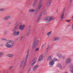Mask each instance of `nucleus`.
<instances>
[{"label": "nucleus", "instance_id": "1", "mask_svg": "<svg viewBox=\"0 0 73 73\" xmlns=\"http://www.w3.org/2000/svg\"><path fill=\"white\" fill-rule=\"evenodd\" d=\"M29 50L28 49L27 52V55L26 57L25 60V62H24V60H22L21 62V64H20V68L22 67L23 66V68L24 69L25 66H26V63L27 61V60H28V56H29Z\"/></svg>", "mask_w": 73, "mask_h": 73}, {"label": "nucleus", "instance_id": "2", "mask_svg": "<svg viewBox=\"0 0 73 73\" xmlns=\"http://www.w3.org/2000/svg\"><path fill=\"white\" fill-rule=\"evenodd\" d=\"M9 42H8L6 43V44L5 45V46L7 48H12L13 46H14L16 44V43L13 41H12L11 40H9Z\"/></svg>", "mask_w": 73, "mask_h": 73}, {"label": "nucleus", "instance_id": "3", "mask_svg": "<svg viewBox=\"0 0 73 73\" xmlns=\"http://www.w3.org/2000/svg\"><path fill=\"white\" fill-rule=\"evenodd\" d=\"M40 42V41L38 40H37V38L35 37L34 38V40L33 44V46L32 47V48L33 49H36V48L37 47V45L38 44H39V42Z\"/></svg>", "mask_w": 73, "mask_h": 73}, {"label": "nucleus", "instance_id": "4", "mask_svg": "<svg viewBox=\"0 0 73 73\" xmlns=\"http://www.w3.org/2000/svg\"><path fill=\"white\" fill-rule=\"evenodd\" d=\"M42 0H40L38 3V5L36 9V11L39 12V11H40L41 8L42 7Z\"/></svg>", "mask_w": 73, "mask_h": 73}, {"label": "nucleus", "instance_id": "5", "mask_svg": "<svg viewBox=\"0 0 73 73\" xmlns=\"http://www.w3.org/2000/svg\"><path fill=\"white\" fill-rule=\"evenodd\" d=\"M18 29V28L17 27V26H15V27L13 29L12 31L13 32H14V33H13V36H19V33H20V32L18 31V32H16V30L17 29Z\"/></svg>", "mask_w": 73, "mask_h": 73}, {"label": "nucleus", "instance_id": "6", "mask_svg": "<svg viewBox=\"0 0 73 73\" xmlns=\"http://www.w3.org/2000/svg\"><path fill=\"white\" fill-rule=\"evenodd\" d=\"M55 19V17H48L45 18V20L47 21L50 22L51 20H53Z\"/></svg>", "mask_w": 73, "mask_h": 73}, {"label": "nucleus", "instance_id": "7", "mask_svg": "<svg viewBox=\"0 0 73 73\" xmlns=\"http://www.w3.org/2000/svg\"><path fill=\"white\" fill-rule=\"evenodd\" d=\"M65 8H64V9H63V11L62 13V15L61 16L60 20L62 21V19H63L64 18V13H65Z\"/></svg>", "mask_w": 73, "mask_h": 73}, {"label": "nucleus", "instance_id": "8", "mask_svg": "<svg viewBox=\"0 0 73 73\" xmlns=\"http://www.w3.org/2000/svg\"><path fill=\"white\" fill-rule=\"evenodd\" d=\"M25 27V25H21L20 27H19V29L21 31H23L24 29V28Z\"/></svg>", "mask_w": 73, "mask_h": 73}, {"label": "nucleus", "instance_id": "9", "mask_svg": "<svg viewBox=\"0 0 73 73\" xmlns=\"http://www.w3.org/2000/svg\"><path fill=\"white\" fill-rule=\"evenodd\" d=\"M38 0H34V1L32 5L33 7H35V6H36V4H37V3Z\"/></svg>", "mask_w": 73, "mask_h": 73}, {"label": "nucleus", "instance_id": "10", "mask_svg": "<svg viewBox=\"0 0 73 73\" xmlns=\"http://www.w3.org/2000/svg\"><path fill=\"white\" fill-rule=\"evenodd\" d=\"M71 61L70 58H68L66 60V64H69L71 62Z\"/></svg>", "mask_w": 73, "mask_h": 73}, {"label": "nucleus", "instance_id": "11", "mask_svg": "<svg viewBox=\"0 0 73 73\" xmlns=\"http://www.w3.org/2000/svg\"><path fill=\"white\" fill-rule=\"evenodd\" d=\"M52 3V1L50 0L48 1L46 3V6L47 7H49L50 5V4Z\"/></svg>", "mask_w": 73, "mask_h": 73}, {"label": "nucleus", "instance_id": "12", "mask_svg": "<svg viewBox=\"0 0 73 73\" xmlns=\"http://www.w3.org/2000/svg\"><path fill=\"white\" fill-rule=\"evenodd\" d=\"M43 58H44V56L41 55L40 56L38 59V61H42V60H43Z\"/></svg>", "mask_w": 73, "mask_h": 73}, {"label": "nucleus", "instance_id": "13", "mask_svg": "<svg viewBox=\"0 0 73 73\" xmlns=\"http://www.w3.org/2000/svg\"><path fill=\"white\" fill-rule=\"evenodd\" d=\"M38 65H36L34 66L33 68V71H35L36 70H37V69L38 68Z\"/></svg>", "mask_w": 73, "mask_h": 73}, {"label": "nucleus", "instance_id": "14", "mask_svg": "<svg viewBox=\"0 0 73 73\" xmlns=\"http://www.w3.org/2000/svg\"><path fill=\"white\" fill-rule=\"evenodd\" d=\"M42 12H41L40 14L39 15V16L38 17L37 19V23H38V21H40V20L41 18V16H42Z\"/></svg>", "mask_w": 73, "mask_h": 73}, {"label": "nucleus", "instance_id": "15", "mask_svg": "<svg viewBox=\"0 0 73 73\" xmlns=\"http://www.w3.org/2000/svg\"><path fill=\"white\" fill-rule=\"evenodd\" d=\"M49 48H50V46H48L46 50V52L45 53V55H46V54H47V53L48 52V50H49Z\"/></svg>", "mask_w": 73, "mask_h": 73}, {"label": "nucleus", "instance_id": "16", "mask_svg": "<svg viewBox=\"0 0 73 73\" xmlns=\"http://www.w3.org/2000/svg\"><path fill=\"white\" fill-rule=\"evenodd\" d=\"M10 18H11V16H6L4 18V20H7L9 19Z\"/></svg>", "mask_w": 73, "mask_h": 73}, {"label": "nucleus", "instance_id": "17", "mask_svg": "<svg viewBox=\"0 0 73 73\" xmlns=\"http://www.w3.org/2000/svg\"><path fill=\"white\" fill-rule=\"evenodd\" d=\"M31 31V26H29L27 31V33H30Z\"/></svg>", "mask_w": 73, "mask_h": 73}, {"label": "nucleus", "instance_id": "18", "mask_svg": "<svg viewBox=\"0 0 73 73\" xmlns=\"http://www.w3.org/2000/svg\"><path fill=\"white\" fill-rule=\"evenodd\" d=\"M29 12L31 13H33L35 12V9H30L29 10Z\"/></svg>", "mask_w": 73, "mask_h": 73}, {"label": "nucleus", "instance_id": "19", "mask_svg": "<svg viewBox=\"0 0 73 73\" xmlns=\"http://www.w3.org/2000/svg\"><path fill=\"white\" fill-rule=\"evenodd\" d=\"M53 58V56H51L49 57L47 59L48 61H49L50 60H52Z\"/></svg>", "mask_w": 73, "mask_h": 73}, {"label": "nucleus", "instance_id": "20", "mask_svg": "<svg viewBox=\"0 0 73 73\" xmlns=\"http://www.w3.org/2000/svg\"><path fill=\"white\" fill-rule=\"evenodd\" d=\"M7 57H9L12 58L13 57V56H14V55L13 54H8L7 55Z\"/></svg>", "mask_w": 73, "mask_h": 73}, {"label": "nucleus", "instance_id": "21", "mask_svg": "<svg viewBox=\"0 0 73 73\" xmlns=\"http://www.w3.org/2000/svg\"><path fill=\"white\" fill-rule=\"evenodd\" d=\"M54 64V62L53 61V60H52L51 62H50V65H53V64Z\"/></svg>", "mask_w": 73, "mask_h": 73}, {"label": "nucleus", "instance_id": "22", "mask_svg": "<svg viewBox=\"0 0 73 73\" xmlns=\"http://www.w3.org/2000/svg\"><path fill=\"white\" fill-rule=\"evenodd\" d=\"M37 61V58H35L31 62H34V63H36Z\"/></svg>", "mask_w": 73, "mask_h": 73}, {"label": "nucleus", "instance_id": "23", "mask_svg": "<svg viewBox=\"0 0 73 73\" xmlns=\"http://www.w3.org/2000/svg\"><path fill=\"white\" fill-rule=\"evenodd\" d=\"M59 40V38L57 37H55L53 39L54 41H58V40Z\"/></svg>", "mask_w": 73, "mask_h": 73}, {"label": "nucleus", "instance_id": "24", "mask_svg": "<svg viewBox=\"0 0 73 73\" xmlns=\"http://www.w3.org/2000/svg\"><path fill=\"white\" fill-rule=\"evenodd\" d=\"M57 56L58 57H59V58H61V57L62 56V55H61L60 54H57Z\"/></svg>", "mask_w": 73, "mask_h": 73}, {"label": "nucleus", "instance_id": "25", "mask_svg": "<svg viewBox=\"0 0 73 73\" xmlns=\"http://www.w3.org/2000/svg\"><path fill=\"white\" fill-rule=\"evenodd\" d=\"M4 55V53L2 52H0V57H1L2 56Z\"/></svg>", "mask_w": 73, "mask_h": 73}, {"label": "nucleus", "instance_id": "26", "mask_svg": "<svg viewBox=\"0 0 73 73\" xmlns=\"http://www.w3.org/2000/svg\"><path fill=\"white\" fill-rule=\"evenodd\" d=\"M58 66L60 69H61L62 68V66L61 65V64H59L58 65Z\"/></svg>", "mask_w": 73, "mask_h": 73}, {"label": "nucleus", "instance_id": "27", "mask_svg": "<svg viewBox=\"0 0 73 73\" xmlns=\"http://www.w3.org/2000/svg\"><path fill=\"white\" fill-rule=\"evenodd\" d=\"M51 33H52V31H50L47 34V36H49L50 35H51Z\"/></svg>", "mask_w": 73, "mask_h": 73}, {"label": "nucleus", "instance_id": "28", "mask_svg": "<svg viewBox=\"0 0 73 73\" xmlns=\"http://www.w3.org/2000/svg\"><path fill=\"white\" fill-rule=\"evenodd\" d=\"M5 10V9L4 8H2L1 9L0 8V11L1 12H3V11H4Z\"/></svg>", "mask_w": 73, "mask_h": 73}, {"label": "nucleus", "instance_id": "29", "mask_svg": "<svg viewBox=\"0 0 73 73\" xmlns=\"http://www.w3.org/2000/svg\"><path fill=\"white\" fill-rule=\"evenodd\" d=\"M35 63L31 62V66L32 67H33L34 65H35Z\"/></svg>", "mask_w": 73, "mask_h": 73}, {"label": "nucleus", "instance_id": "30", "mask_svg": "<svg viewBox=\"0 0 73 73\" xmlns=\"http://www.w3.org/2000/svg\"><path fill=\"white\" fill-rule=\"evenodd\" d=\"M43 14L44 15H46V10H45L44 11Z\"/></svg>", "mask_w": 73, "mask_h": 73}, {"label": "nucleus", "instance_id": "31", "mask_svg": "<svg viewBox=\"0 0 73 73\" xmlns=\"http://www.w3.org/2000/svg\"><path fill=\"white\" fill-rule=\"evenodd\" d=\"M53 60L54 62H55V61H57V58H54V60Z\"/></svg>", "mask_w": 73, "mask_h": 73}, {"label": "nucleus", "instance_id": "32", "mask_svg": "<svg viewBox=\"0 0 73 73\" xmlns=\"http://www.w3.org/2000/svg\"><path fill=\"white\" fill-rule=\"evenodd\" d=\"M38 11H36L35 12V16H36V15H37L38 14Z\"/></svg>", "mask_w": 73, "mask_h": 73}, {"label": "nucleus", "instance_id": "33", "mask_svg": "<svg viewBox=\"0 0 73 73\" xmlns=\"http://www.w3.org/2000/svg\"><path fill=\"white\" fill-rule=\"evenodd\" d=\"M1 40H5V41H7V40L4 38H1Z\"/></svg>", "mask_w": 73, "mask_h": 73}, {"label": "nucleus", "instance_id": "34", "mask_svg": "<svg viewBox=\"0 0 73 73\" xmlns=\"http://www.w3.org/2000/svg\"><path fill=\"white\" fill-rule=\"evenodd\" d=\"M13 68H14V66H11L9 68V69H12Z\"/></svg>", "mask_w": 73, "mask_h": 73}, {"label": "nucleus", "instance_id": "35", "mask_svg": "<svg viewBox=\"0 0 73 73\" xmlns=\"http://www.w3.org/2000/svg\"><path fill=\"white\" fill-rule=\"evenodd\" d=\"M7 33V31L5 30L4 32V35H6Z\"/></svg>", "mask_w": 73, "mask_h": 73}, {"label": "nucleus", "instance_id": "36", "mask_svg": "<svg viewBox=\"0 0 73 73\" xmlns=\"http://www.w3.org/2000/svg\"><path fill=\"white\" fill-rule=\"evenodd\" d=\"M70 68L71 69H73V66L72 65H71L70 66Z\"/></svg>", "mask_w": 73, "mask_h": 73}, {"label": "nucleus", "instance_id": "37", "mask_svg": "<svg viewBox=\"0 0 73 73\" xmlns=\"http://www.w3.org/2000/svg\"><path fill=\"white\" fill-rule=\"evenodd\" d=\"M39 48H37L35 50V51L37 52V51H38V50H39Z\"/></svg>", "mask_w": 73, "mask_h": 73}, {"label": "nucleus", "instance_id": "38", "mask_svg": "<svg viewBox=\"0 0 73 73\" xmlns=\"http://www.w3.org/2000/svg\"><path fill=\"white\" fill-rule=\"evenodd\" d=\"M66 22H67L68 23H69L70 22V20H66Z\"/></svg>", "mask_w": 73, "mask_h": 73}, {"label": "nucleus", "instance_id": "39", "mask_svg": "<svg viewBox=\"0 0 73 73\" xmlns=\"http://www.w3.org/2000/svg\"><path fill=\"white\" fill-rule=\"evenodd\" d=\"M0 46H1V47L4 46V44H2L0 45Z\"/></svg>", "mask_w": 73, "mask_h": 73}, {"label": "nucleus", "instance_id": "40", "mask_svg": "<svg viewBox=\"0 0 73 73\" xmlns=\"http://www.w3.org/2000/svg\"><path fill=\"white\" fill-rule=\"evenodd\" d=\"M29 34H30V33H27V34L26 35L27 36H29Z\"/></svg>", "mask_w": 73, "mask_h": 73}, {"label": "nucleus", "instance_id": "41", "mask_svg": "<svg viewBox=\"0 0 73 73\" xmlns=\"http://www.w3.org/2000/svg\"><path fill=\"white\" fill-rule=\"evenodd\" d=\"M44 44H43L41 46L42 49V48H43V47H44Z\"/></svg>", "mask_w": 73, "mask_h": 73}, {"label": "nucleus", "instance_id": "42", "mask_svg": "<svg viewBox=\"0 0 73 73\" xmlns=\"http://www.w3.org/2000/svg\"><path fill=\"white\" fill-rule=\"evenodd\" d=\"M23 38V36H22L21 38V39L20 40V41H21L22 40V39Z\"/></svg>", "mask_w": 73, "mask_h": 73}, {"label": "nucleus", "instance_id": "43", "mask_svg": "<svg viewBox=\"0 0 73 73\" xmlns=\"http://www.w3.org/2000/svg\"><path fill=\"white\" fill-rule=\"evenodd\" d=\"M15 41H18V39L17 38V39H15Z\"/></svg>", "mask_w": 73, "mask_h": 73}, {"label": "nucleus", "instance_id": "44", "mask_svg": "<svg viewBox=\"0 0 73 73\" xmlns=\"http://www.w3.org/2000/svg\"><path fill=\"white\" fill-rule=\"evenodd\" d=\"M72 0H70V4H71V3H72Z\"/></svg>", "mask_w": 73, "mask_h": 73}, {"label": "nucleus", "instance_id": "45", "mask_svg": "<svg viewBox=\"0 0 73 73\" xmlns=\"http://www.w3.org/2000/svg\"><path fill=\"white\" fill-rule=\"evenodd\" d=\"M62 58L63 59V60H64L65 59V57H62Z\"/></svg>", "mask_w": 73, "mask_h": 73}, {"label": "nucleus", "instance_id": "46", "mask_svg": "<svg viewBox=\"0 0 73 73\" xmlns=\"http://www.w3.org/2000/svg\"><path fill=\"white\" fill-rule=\"evenodd\" d=\"M11 24V22H9V24L10 25Z\"/></svg>", "mask_w": 73, "mask_h": 73}, {"label": "nucleus", "instance_id": "47", "mask_svg": "<svg viewBox=\"0 0 73 73\" xmlns=\"http://www.w3.org/2000/svg\"><path fill=\"white\" fill-rule=\"evenodd\" d=\"M30 70H28V73H29V71H30Z\"/></svg>", "mask_w": 73, "mask_h": 73}, {"label": "nucleus", "instance_id": "48", "mask_svg": "<svg viewBox=\"0 0 73 73\" xmlns=\"http://www.w3.org/2000/svg\"><path fill=\"white\" fill-rule=\"evenodd\" d=\"M18 25L19 26H20V23H19V24H18Z\"/></svg>", "mask_w": 73, "mask_h": 73}, {"label": "nucleus", "instance_id": "49", "mask_svg": "<svg viewBox=\"0 0 73 73\" xmlns=\"http://www.w3.org/2000/svg\"><path fill=\"white\" fill-rule=\"evenodd\" d=\"M1 73V71L0 70V73Z\"/></svg>", "mask_w": 73, "mask_h": 73}, {"label": "nucleus", "instance_id": "50", "mask_svg": "<svg viewBox=\"0 0 73 73\" xmlns=\"http://www.w3.org/2000/svg\"><path fill=\"white\" fill-rule=\"evenodd\" d=\"M67 26H69V25H67Z\"/></svg>", "mask_w": 73, "mask_h": 73}, {"label": "nucleus", "instance_id": "51", "mask_svg": "<svg viewBox=\"0 0 73 73\" xmlns=\"http://www.w3.org/2000/svg\"><path fill=\"white\" fill-rule=\"evenodd\" d=\"M16 23H18V21H17L16 22Z\"/></svg>", "mask_w": 73, "mask_h": 73}, {"label": "nucleus", "instance_id": "52", "mask_svg": "<svg viewBox=\"0 0 73 73\" xmlns=\"http://www.w3.org/2000/svg\"><path fill=\"white\" fill-rule=\"evenodd\" d=\"M32 4V3H31V4L29 3V4Z\"/></svg>", "mask_w": 73, "mask_h": 73}]
</instances>
